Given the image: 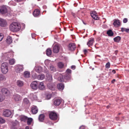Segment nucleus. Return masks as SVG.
<instances>
[{"instance_id": "nucleus-37", "label": "nucleus", "mask_w": 129, "mask_h": 129, "mask_svg": "<svg viewBox=\"0 0 129 129\" xmlns=\"http://www.w3.org/2000/svg\"><path fill=\"white\" fill-rule=\"evenodd\" d=\"M6 80L5 77L2 74H0V81H4Z\"/></svg>"}, {"instance_id": "nucleus-42", "label": "nucleus", "mask_w": 129, "mask_h": 129, "mask_svg": "<svg viewBox=\"0 0 129 129\" xmlns=\"http://www.w3.org/2000/svg\"><path fill=\"white\" fill-rule=\"evenodd\" d=\"M12 42V38L11 37L9 36V44Z\"/></svg>"}, {"instance_id": "nucleus-48", "label": "nucleus", "mask_w": 129, "mask_h": 129, "mask_svg": "<svg viewBox=\"0 0 129 129\" xmlns=\"http://www.w3.org/2000/svg\"><path fill=\"white\" fill-rule=\"evenodd\" d=\"M51 95L50 94H48L47 95V97L48 99H50L51 98Z\"/></svg>"}, {"instance_id": "nucleus-28", "label": "nucleus", "mask_w": 129, "mask_h": 129, "mask_svg": "<svg viewBox=\"0 0 129 129\" xmlns=\"http://www.w3.org/2000/svg\"><path fill=\"white\" fill-rule=\"evenodd\" d=\"M120 39V37L119 36H117L114 38V42H119Z\"/></svg>"}, {"instance_id": "nucleus-50", "label": "nucleus", "mask_w": 129, "mask_h": 129, "mask_svg": "<svg viewBox=\"0 0 129 129\" xmlns=\"http://www.w3.org/2000/svg\"><path fill=\"white\" fill-rule=\"evenodd\" d=\"M83 52L84 53V54L85 55H86L88 51L87 50L84 49L83 50Z\"/></svg>"}, {"instance_id": "nucleus-13", "label": "nucleus", "mask_w": 129, "mask_h": 129, "mask_svg": "<svg viewBox=\"0 0 129 129\" xmlns=\"http://www.w3.org/2000/svg\"><path fill=\"white\" fill-rule=\"evenodd\" d=\"M31 111L33 114H36L38 111V109L36 106H33L31 109Z\"/></svg>"}, {"instance_id": "nucleus-11", "label": "nucleus", "mask_w": 129, "mask_h": 129, "mask_svg": "<svg viewBox=\"0 0 129 129\" xmlns=\"http://www.w3.org/2000/svg\"><path fill=\"white\" fill-rule=\"evenodd\" d=\"M7 22L5 20L0 18V26L2 27H5L7 25Z\"/></svg>"}, {"instance_id": "nucleus-59", "label": "nucleus", "mask_w": 129, "mask_h": 129, "mask_svg": "<svg viewBox=\"0 0 129 129\" xmlns=\"http://www.w3.org/2000/svg\"><path fill=\"white\" fill-rule=\"evenodd\" d=\"M72 15H73V16L75 17H76V16L75 14L74 13H72Z\"/></svg>"}, {"instance_id": "nucleus-40", "label": "nucleus", "mask_w": 129, "mask_h": 129, "mask_svg": "<svg viewBox=\"0 0 129 129\" xmlns=\"http://www.w3.org/2000/svg\"><path fill=\"white\" fill-rule=\"evenodd\" d=\"M4 99V96L3 95L0 94V102L3 101Z\"/></svg>"}, {"instance_id": "nucleus-53", "label": "nucleus", "mask_w": 129, "mask_h": 129, "mask_svg": "<svg viewBox=\"0 0 129 129\" xmlns=\"http://www.w3.org/2000/svg\"><path fill=\"white\" fill-rule=\"evenodd\" d=\"M125 28H121V31L122 32H123L124 31H125Z\"/></svg>"}, {"instance_id": "nucleus-52", "label": "nucleus", "mask_w": 129, "mask_h": 129, "mask_svg": "<svg viewBox=\"0 0 129 129\" xmlns=\"http://www.w3.org/2000/svg\"><path fill=\"white\" fill-rule=\"evenodd\" d=\"M36 36V35L34 33L31 34V36L32 38H34Z\"/></svg>"}, {"instance_id": "nucleus-7", "label": "nucleus", "mask_w": 129, "mask_h": 129, "mask_svg": "<svg viewBox=\"0 0 129 129\" xmlns=\"http://www.w3.org/2000/svg\"><path fill=\"white\" fill-rule=\"evenodd\" d=\"M90 15L91 17L94 19L98 20L99 19V17L95 11H91L90 12Z\"/></svg>"}, {"instance_id": "nucleus-44", "label": "nucleus", "mask_w": 129, "mask_h": 129, "mask_svg": "<svg viewBox=\"0 0 129 129\" xmlns=\"http://www.w3.org/2000/svg\"><path fill=\"white\" fill-rule=\"evenodd\" d=\"M5 120L3 118L0 117V123H3L5 122Z\"/></svg>"}, {"instance_id": "nucleus-41", "label": "nucleus", "mask_w": 129, "mask_h": 129, "mask_svg": "<svg viewBox=\"0 0 129 129\" xmlns=\"http://www.w3.org/2000/svg\"><path fill=\"white\" fill-rule=\"evenodd\" d=\"M28 118L27 117L24 116L22 117V120L25 122L27 120Z\"/></svg>"}, {"instance_id": "nucleus-62", "label": "nucleus", "mask_w": 129, "mask_h": 129, "mask_svg": "<svg viewBox=\"0 0 129 129\" xmlns=\"http://www.w3.org/2000/svg\"><path fill=\"white\" fill-rule=\"evenodd\" d=\"M118 52L117 51H115V54L116 55H117V54Z\"/></svg>"}, {"instance_id": "nucleus-34", "label": "nucleus", "mask_w": 129, "mask_h": 129, "mask_svg": "<svg viewBox=\"0 0 129 129\" xmlns=\"http://www.w3.org/2000/svg\"><path fill=\"white\" fill-rule=\"evenodd\" d=\"M15 62V60L14 59L12 58L10 59L9 60V63L11 65L13 64Z\"/></svg>"}, {"instance_id": "nucleus-49", "label": "nucleus", "mask_w": 129, "mask_h": 129, "mask_svg": "<svg viewBox=\"0 0 129 129\" xmlns=\"http://www.w3.org/2000/svg\"><path fill=\"white\" fill-rule=\"evenodd\" d=\"M128 20L126 18H124L123 19V22L124 23H126L127 21Z\"/></svg>"}, {"instance_id": "nucleus-24", "label": "nucleus", "mask_w": 129, "mask_h": 129, "mask_svg": "<svg viewBox=\"0 0 129 129\" xmlns=\"http://www.w3.org/2000/svg\"><path fill=\"white\" fill-rule=\"evenodd\" d=\"M46 54L48 56H49L51 54L52 51L50 48H48L46 51Z\"/></svg>"}, {"instance_id": "nucleus-33", "label": "nucleus", "mask_w": 129, "mask_h": 129, "mask_svg": "<svg viewBox=\"0 0 129 129\" xmlns=\"http://www.w3.org/2000/svg\"><path fill=\"white\" fill-rule=\"evenodd\" d=\"M50 69L51 71L53 72L56 71V68L52 65H51L50 66Z\"/></svg>"}, {"instance_id": "nucleus-4", "label": "nucleus", "mask_w": 129, "mask_h": 129, "mask_svg": "<svg viewBox=\"0 0 129 129\" xmlns=\"http://www.w3.org/2000/svg\"><path fill=\"white\" fill-rule=\"evenodd\" d=\"M7 7L6 6H2L0 8V13L2 14H5L7 13Z\"/></svg>"}, {"instance_id": "nucleus-61", "label": "nucleus", "mask_w": 129, "mask_h": 129, "mask_svg": "<svg viewBox=\"0 0 129 129\" xmlns=\"http://www.w3.org/2000/svg\"><path fill=\"white\" fill-rule=\"evenodd\" d=\"M112 72L114 74H115L116 73V71L114 70H112Z\"/></svg>"}, {"instance_id": "nucleus-38", "label": "nucleus", "mask_w": 129, "mask_h": 129, "mask_svg": "<svg viewBox=\"0 0 129 129\" xmlns=\"http://www.w3.org/2000/svg\"><path fill=\"white\" fill-rule=\"evenodd\" d=\"M29 103V100L27 98H25L24 99L23 103L24 104H27Z\"/></svg>"}, {"instance_id": "nucleus-64", "label": "nucleus", "mask_w": 129, "mask_h": 129, "mask_svg": "<svg viewBox=\"0 0 129 129\" xmlns=\"http://www.w3.org/2000/svg\"><path fill=\"white\" fill-rule=\"evenodd\" d=\"M109 107V106H107V108H108Z\"/></svg>"}, {"instance_id": "nucleus-22", "label": "nucleus", "mask_w": 129, "mask_h": 129, "mask_svg": "<svg viewBox=\"0 0 129 129\" xmlns=\"http://www.w3.org/2000/svg\"><path fill=\"white\" fill-rule=\"evenodd\" d=\"M58 80L61 82H66L65 79L64 78V75H63L61 77H59L58 78Z\"/></svg>"}, {"instance_id": "nucleus-14", "label": "nucleus", "mask_w": 129, "mask_h": 129, "mask_svg": "<svg viewBox=\"0 0 129 129\" xmlns=\"http://www.w3.org/2000/svg\"><path fill=\"white\" fill-rule=\"evenodd\" d=\"M57 88L59 90H62L64 88V84L61 83H58L57 85Z\"/></svg>"}, {"instance_id": "nucleus-39", "label": "nucleus", "mask_w": 129, "mask_h": 129, "mask_svg": "<svg viewBox=\"0 0 129 129\" xmlns=\"http://www.w3.org/2000/svg\"><path fill=\"white\" fill-rule=\"evenodd\" d=\"M48 85L47 86L48 87V88L51 90H54L55 89V87L53 85Z\"/></svg>"}, {"instance_id": "nucleus-19", "label": "nucleus", "mask_w": 129, "mask_h": 129, "mask_svg": "<svg viewBox=\"0 0 129 129\" xmlns=\"http://www.w3.org/2000/svg\"><path fill=\"white\" fill-rule=\"evenodd\" d=\"M64 78L65 79L66 81L67 80H69L71 79V75L69 74H66L64 75Z\"/></svg>"}, {"instance_id": "nucleus-25", "label": "nucleus", "mask_w": 129, "mask_h": 129, "mask_svg": "<svg viewBox=\"0 0 129 129\" xmlns=\"http://www.w3.org/2000/svg\"><path fill=\"white\" fill-rule=\"evenodd\" d=\"M24 76L25 77L28 78L30 76V73L28 71H25L24 73Z\"/></svg>"}, {"instance_id": "nucleus-26", "label": "nucleus", "mask_w": 129, "mask_h": 129, "mask_svg": "<svg viewBox=\"0 0 129 129\" xmlns=\"http://www.w3.org/2000/svg\"><path fill=\"white\" fill-rule=\"evenodd\" d=\"M35 69L36 72L38 73L41 72L42 70V69L40 66H38L36 67Z\"/></svg>"}, {"instance_id": "nucleus-47", "label": "nucleus", "mask_w": 129, "mask_h": 129, "mask_svg": "<svg viewBox=\"0 0 129 129\" xmlns=\"http://www.w3.org/2000/svg\"><path fill=\"white\" fill-rule=\"evenodd\" d=\"M4 38V35L3 34L0 33V42Z\"/></svg>"}, {"instance_id": "nucleus-35", "label": "nucleus", "mask_w": 129, "mask_h": 129, "mask_svg": "<svg viewBox=\"0 0 129 129\" xmlns=\"http://www.w3.org/2000/svg\"><path fill=\"white\" fill-rule=\"evenodd\" d=\"M27 123L28 125H30L31 122L32 121L33 119L31 118H28L27 120Z\"/></svg>"}, {"instance_id": "nucleus-56", "label": "nucleus", "mask_w": 129, "mask_h": 129, "mask_svg": "<svg viewBox=\"0 0 129 129\" xmlns=\"http://www.w3.org/2000/svg\"><path fill=\"white\" fill-rule=\"evenodd\" d=\"M12 114V113L11 111L9 110V117Z\"/></svg>"}, {"instance_id": "nucleus-21", "label": "nucleus", "mask_w": 129, "mask_h": 129, "mask_svg": "<svg viewBox=\"0 0 129 129\" xmlns=\"http://www.w3.org/2000/svg\"><path fill=\"white\" fill-rule=\"evenodd\" d=\"M39 88L40 90L44 89L45 88V86L44 85L43 82H42L40 83L39 85Z\"/></svg>"}, {"instance_id": "nucleus-57", "label": "nucleus", "mask_w": 129, "mask_h": 129, "mask_svg": "<svg viewBox=\"0 0 129 129\" xmlns=\"http://www.w3.org/2000/svg\"><path fill=\"white\" fill-rule=\"evenodd\" d=\"M125 31L126 32L128 33L129 32V29L128 28H125Z\"/></svg>"}, {"instance_id": "nucleus-10", "label": "nucleus", "mask_w": 129, "mask_h": 129, "mask_svg": "<svg viewBox=\"0 0 129 129\" xmlns=\"http://www.w3.org/2000/svg\"><path fill=\"white\" fill-rule=\"evenodd\" d=\"M113 25L115 27H119L121 25V22L118 19H115L114 20Z\"/></svg>"}, {"instance_id": "nucleus-9", "label": "nucleus", "mask_w": 129, "mask_h": 129, "mask_svg": "<svg viewBox=\"0 0 129 129\" xmlns=\"http://www.w3.org/2000/svg\"><path fill=\"white\" fill-rule=\"evenodd\" d=\"M15 70L16 72L17 73H20L23 71V66L22 65H18L15 67Z\"/></svg>"}, {"instance_id": "nucleus-43", "label": "nucleus", "mask_w": 129, "mask_h": 129, "mask_svg": "<svg viewBox=\"0 0 129 129\" xmlns=\"http://www.w3.org/2000/svg\"><path fill=\"white\" fill-rule=\"evenodd\" d=\"M9 55H10V57H13L14 56V52L11 50L9 52Z\"/></svg>"}, {"instance_id": "nucleus-5", "label": "nucleus", "mask_w": 129, "mask_h": 129, "mask_svg": "<svg viewBox=\"0 0 129 129\" xmlns=\"http://www.w3.org/2000/svg\"><path fill=\"white\" fill-rule=\"evenodd\" d=\"M12 99L15 101L17 102L21 100L22 97L18 94H15L13 96Z\"/></svg>"}, {"instance_id": "nucleus-12", "label": "nucleus", "mask_w": 129, "mask_h": 129, "mask_svg": "<svg viewBox=\"0 0 129 129\" xmlns=\"http://www.w3.org/2000/svg\"><path fill=\"white\" fill-rule=\"evenodd\" d=\"M62 99H56L53 101L54 105L56 106H59L61 103Z\"/></svg>"}, {"instance_id": "nucleus-30", "label": "nucleus", "mask_w": 129, "mask_h": 129, "mask_svg": "<svg viewBox=\"0 0 129 129\" xmlns=\"http://www.w3.org/2000/svg\"><path fill=\"white\" fill-rule=\"evenodd\" d=\"M8 90L7 88H4L2 90V93L4 94H7L8 93Z\"/></svg>"}, {"instance_id": "nucleus-36", "label": "nucleus", "mask_w": 129, "mask_h": 129, "mask_svg": "<svg viewBox=\"0 0 129 129\" xmlns=\"http://www.w3.org/2000/svg\"><path fill=\"white\" fill-rule=\"evenodd\" d=\"M58 66L59 68H63L64 64L62 62H59L58 63Z\"/></svg>"}, {"instance_id": "nucleus-46", "label": "nucleus", "mask_w": 129, "mask_h": 129, "mask_svg": "<svg viewBox=\"0 0 129 129\" xmlns=\"http://www.w3.org/2000/svg\"><path fill=\"white\" fill-rule=\"evenodd\" d=\"M66 74H69L70 75L71 73V70L69 69H68L66 71Z\"/></svg>"}, {"instance_id": "nucleus-2", "label": "nucleus", "mask_w": 129, "mask_h": 129, "mask_svg": "<svg viewBox=\"0 0 129 129\" xmlns=\"http://www.w3.org/2000/svg\"><path fill=\"white\" fill-rule=\"evenodd\" d=\"M8 64L7 63H4L2 64L1 67V71L4 74H6L8 71Z\"/></svg>"}, {"instance_id": "nucleus-32", "label": "nucleus", "mask_w": 129, "mask_h": 129, "mask_svg": "<svg viewBox=\"0 0 129 129\" xmlns=\"http://www.w3.org/2000/svg\"><path fill=\"white\" fill-rule=\"evenodd\" d=\"M47 79L49 81H51L52 79V76L51 75L47 74L46 75Z\"/></svg>"}, {"instance_id": "nucleus-58", "label": "nucleus", "mask_w": 129, "mask_h": 129, "mask_svg": "<svg viewBox=\"0 0 129 129\" xmlns=\"http://www.w3.org/2000/svg\"><path fill=\"white\" fill-rule=\"evenodd\" d=\"M116 80L115 79H113L111 81V83H114L115 82V81Z\"/></svg>"}, {"instance_id": "nucleus-20", "label": "nucleus", "mask_w": 129, "mask_h": 129, "mask_svg": "<svg viewBox=\"0 0 129 129\" xmlns=\"http://www.w3.org/2000/svg\"><path fill=\"white\" fill-rule=\"evenodd\" d=\"M107 34L109 36H113L114 33L111 29L108 30L107 32Z\"/></svg>"}, {"instance_id": "nucleus-63", "label": "nucleus", "mask_w": 129, "mask_h": 129, "mask_svg": "<svg viewBox=\"0 0 129 129\" xmlns=\"http://www.w3.org/2000/svg\"><path fill=\"white\" fill-rule=\"evenodd\" d=\"M100 57L101 56L100 55H96V56H95V57Z\"/></svg>"}, {"instance_id": "nucleus-45", "label": "nucleus", "mask_w": 129, "mask_h": 129, "mask_svg": "<svg viewBox=\"0 0 129 129\" xmlns=\"http://www.w3.org/2000/svg\"><path fill=\"white\" fill-rule=\"evenodd\" d=\"M110 63L109 62H108L106 64L105 67L107 68H109L110 67Z\"/></svg>"}, {"instance_id": "nucleus-16", "label": "nucleus", "mask_w": 129, "mask_h": 129, "mask_svg": "<svg viewBox=\"0 0 129 129\" xmlns=\"http://www.w3.org/2000/svg\"><path fill=\"white\" fill-rule=\"evenodd\" d=\"M40 11L38 9L35 10L34 11L33 14L35 17L38 16L40 14Z\"/></svg>"}, {"instance_id": "nucleus-51", "label": "nucleus", "mask_w": 129, "mask_h": 129, "mask_svg": "<svg viewBox=\"0 0 129 129\" xmlns=\"http://www.w3.org/2000/svg\"><path fill=\"white\" fill-rule=\"evenodd\" d=\"M85 127L84 125H82L80 126L79 129H85Z\"/></svg>"}, {"instance_id": "nucleus-8", "label": "nucleus", "mask_w": 129, "mask_h": 129, "mask_svg": "<svg viewBox=\"0 0 129 129\" xmlns=\"http://www.w3.org/2000/svg\"><path fill=\"white\" fill-rule=\"evenodd\" d=\"M38 83L36 81H33L30 84V86L32 88L34 89H37L38 87Z\"/></svg>"}, {"instance_id": "nucleus-18", "label": "nucleus", "mask_w": 129, "mask_h": 129, "mask_svg": "<svg viewBox=\"0 0 129 129\" xmlns=\"http://www.w3.org/2000/svg\"><path fill=\"white\" fill-rule=\"evenodd\" d=\"M94 42V39L93 38H91L87 43V45L89 46H92V45Z\"/></svg>"}, {"instance_id": "nucleus-29", "label": "nucleus", "mask_w": 129, "mask_h": 129, "mask_svg": "<svg viewBox=\"0 0 129 129\" xmlns=\"http://www.w3.org/2000/svg\"><path fill=\"white\" fill-rule=\"evenodd\" d=\"M3 115L5 117H8V110H4L3 113Z\"/></svg>"}, {"instance_id": "nucleus-54", "label": "nucleus", "mask_w": 129, "mask_h": 129, "mask_svg": "<svg viewBox=\"0 0 129 129\" xmlns=\"http://www.w3.org/2000/svg\"><path fill=\"white\" fill-rule=\"evenodd\" d=\"M14 1L17 2H22L24 0H14Z\"/></svg>"}, {"instance_id": "nucleus-6", "label": "nucleus", "mask_w": 129, "mask_h": 129, "mask_svg": "<svg viewBox=\"0 0 129 129\" xmlns=\"http://www.w3.org/2000/svg\"><path fill=\"white\" fill-rule=\"evenodd\" d=\"M76 48V45L75 44L73 43H70L68 45V49L71 51L74 50Z\"/></svg>"}, {"instance_id": "nucleus-17", "label": "nucleus", "mask_w": 129, "mask_h": 129, "mask_svg": "<svg viewBox=\"0 0 129 129\" xmlns=\"http://www.w3.org/2000/svg\"><path fill=\"white\" fill-rule=\"evenodd\" d=\"M29 96L30 99L32 100H36L37 99V96L36 93H31Z\"/></svg>"}, {"instance_id": "nucleus-55", "label": "nucleus", "mask_w": 129, "mask_h": 129, "mask_svg": "<svg viewBox=\"0 0 129 129\" xmlns=\"http://www.w3.org/2000/svg\"><path fill=\"white\" fill-rule=\"evenodd\" d=\"M76 67L75 66L73 65L71 66V68L73 70H74L75 69Z\"/></svg>"}, {"instance_id": "nucleus-60", "label": "nucleus", "mask_w": 129, "mask_h": 129, "mask_svg": "<svg viewBox=\"0 0 129 129\" xmlns=\"http://www.w3.org/2000/svg\"><path fill=\"white\" fill-rule=\"evenodd\" d=\"M25 129H31V128H29L28 126H26L25 127Z\"/></svg>"}, {"instance_id": "nucleus-3", "label": "nucleus", "mask_w": 129, "mask_h": 129, "mask_svg": "<svg viewBox=\"0 0 129 129\" xmlns=\"http://www.w3.org/2000/svg\"><path fill=\"white\" fill-rule=\"evenodd\" d=\"M49 116L50 118L53 120H56L58 117L57 114L53 111H51L49 113Z\"/></svg>"}, {"instance_id": "nucleus-23", "label": "nucleus", "mask_w": 129, "mask_h": 129, "mask_svg": "<svg viewBox=\"0 0 129 129\" xmlns=\"http://www.w3.org/2000/svg\"><path fill=\"white\" fill-rule=\"evenodd\" d=\"M45 118V115L44 114H40L39 116V120L41 121H43Z\"/></svg>"}, {"instance_id": "nucleus-15", "label": "nucleus", "mask_w": 129, "mask_h": 129, "mask_svg": "<svg viewBox=\"0 0 129 129\" xmlns=\"http://www.w3.org/2000/svg\"><path fill=\"white\" fill-rule=\"evenodd\" d=\"M59 47L57 45L54 46L53 48V51L55 53H58L59 51Z\"/></svg>"}, {"instance_id": "nucleus-27", "label": "nucleus", "mask_w": 129, "mask_h": 129, "mask_svg": "<svg viewBox=\"0 0 129 129\" xmlns=\"http://www.w3.org/2000/svg\"><path fill=\"white\" fill-rule=\"evenodd\" d=\"M17 86L19 87H21L23 85V82L20 80H18L17 81Z\"/></svg>"}, {"instance_id": "nucleus-31", "label": "nucleus", "mask_w": 129, "mask_h": 129, "mask_svg": "<svg viewBox=\"0 0 129 129\" xmlns=\"http://www.w3.org/2000/svg\"><path fill=\"white\" fill-rule=\"evenodd\" d=\"M45 77V75L44 74L39 75L38 76V78L39 79L43 80Z\"/></svg>"}, {"instance_id": "nucleus-1", "label": "nucleus", "mask_w": 129, "mask_h": 129, "mask_svg": "<svg viewBox=\"0 0 129 129\" xmlns=\"http://www.w3.org/2000/svg\"><path fill=\"white\" fill-rule=\"evenodd\" d=\"M10 30L13 31L17 32L21 29L20 24L17 22H14L12 23L9 26Z\"/></svg>"}]
</instances>
